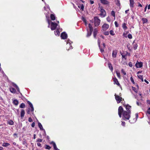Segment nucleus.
Masks as SVG:
<instances>
[{
	"label": "nucleus",
	"instance_id": "f257e3e1",
	"mask_svg": "<svg viewBox=\"0 0 150 150\" xmlns=\"http://www.w3.org/2000/svg\"><path fill=\"white\" fill-rule=\"evenodd\" d=\"M131 112L130 111L127 112V111L124 110L123 108L120 106L118 109V114L120 117H122V119L125 120H129L130 117Z\"/></svg>",
	"mask_w": 150,
	"mask_h": 150
},
{
	"label": "nucleus",
	"instance_id": "f03ea898",
	"mask_svg": "<svg viewBox=\"0 0 150 150\" xmlns=\"http://www.w3.org/2000/svg\"><path fill=\"white\" fill-rule=\"evenodd\" d=\"M95 21V25L96 26H98L100 23V21L97 16H95L94 18Z\"/></svg>",
	"mask_w": 150,
	"mask_h": 150
},
{
	"label": "nucleus",
	"instance_id": "7ed1b4c3",
	"mask_svg": "<svg viewBox=\"0 0 150 150\" xmlns=\"http://www.w3.org/2000/svg\"><path fill=\"white\" fill-rule=\"evenodd\" d=\"M100 8V15L103 17H104L106 15V12L105 10L103 9V7L101 6L99 7Z\"/></svg>",
	"mask_w": 150,
	"mask_h": 150
},
{
	"label": "nucleus",
	"instance_id": "20e7f679",
	"mask_svg": "<svg viewBox=\"0 0 150 150\" xmlns=\"http://www.w3.org/2000/svg\"><path fill=\"white\" fill-rule=\"evenodd\" d=\"M115 99L117 101V103H120L122 99V98L118 95H117L116 94H115Z\"/></svg>",
	"mask_w": 150,
	"mask_h": 150
},
{
	"label": "nucleus",
	"instance_id": "39448f33",
	"mask_svg": "<svg viewBox=\"0 0 150 150\" xmlns=\"http://www.w3.org/2000/svg\"><path fill=\"white\" fill-rule=\"evenodd\" d=\"M57 26V24L56 23L52 22L51 27V30H55Z\"/></svg>",
	"mask_w": 150,
	"mask_h": 150
},
{
	"label": "nucleus",
	"instance_id": "423d86ee",
	"mask_svg": "<svg viewBox=\"0 0 150 150\" xmlns=\"http://www.w3.org/2000/svg\"><path fill=\"white\" fill-rule=\"evenodd\" d=\"M123 105L124 107H125L126 111L127 112H129V111L131 112V106L128 104L125 105V104H123Z\"/></svg>",
	"mask_w": 150,
	"mask_h": 150
},
{
	"label": "nucleus",
	"instance_id": "0eeeda50",
	"mask_svg": "<svg viewBox=\"0 0 150 150\" xmlns=\"http://www.w3.org/2000/svg\"><path fill=\"white\" fill-rule=\"evenodd\" d=\"M61 37L62 39H66L67 37V34L65 32H63L61 35Z\"/></svg>",
	"mask_w": 150,
	"mask_h": 150
},
{
	"label": "nucleus",
	"instance_id": "6e6552de",
	"mask_svg": "<svg viewBox=\"0 0 150 150\" xmlns=\"http://www.w3.org/2000/svg\"><path fill=\"white\" fill-rule=\"evenodd\" d=\"M143 66V64L142 62H139L137 61L135 64V66L137 68H141Z\"/></svg>",
	"mask_w": 150,
	"mask_h": 150
},
{
	"label": "nucleus",
	"instance_id": "1a4fd4ad",
	"mask_svg": "<svg viewBox=\"0 0 150 150\" xmlns=\"http://www.w3.org/2000/svg\"><path fill=\"white\" fill-rule=\"evenodd\" d=\"M109 27V25L107 24H104L102 26L103 30H107Z\"/></svg>",
	"mask_w": 150,
	"mask_h": 150
},
{
	"label": "nucleus",
	"instance_id": "9d476101",
	"mask_svg": "<svg viewBox=\"0 0 150 150\" xmlns=\"http://www.w3.org/2000/svg\"><path fill=\"white\" fill-rule=\"evenodd\" d=\"M135 115L136 117V118H134L133 119V120H129V122L131 123H133L134 122H135L137 120V118L138 117V114L137 113H136L135 114Z\"/></svg>",
	"mask_w": 150,
	"mask_h": 150
},
{
	"label": "nucleus",
	"instance_id": "9b49d317",
	"mask_svg": "<svg viewBox=\"0 0 150 150\" xmlns=\"http://www.w3.org/2000/svg\"><path fill=\"white\" fill-rule=\"evenodd\" d=\"M100 41L99 39H98V43L99 47L100 49V51L101 52H103L104 51V50L102 49V48L100 47Z\"/></svg>",
	"mask_w": 150,
	"mask_h": 150
},
{
	"label": "nucleus",
	"instance_id": "f8f14e48",
	"mask_svg": "<svg viewBox=\"0 0 150 150\" xmlns=\"http://www.w3.org/2000/svg\"><path fill=\"white\" fill-rule=\"evenodd\" d=\"M27 103L31 108L30 111L32 112H33L34 110V109L32 104L29 101H28Z\"/></svg>",
	"mask_w": 150,
	"mask_h": 150
},
{
	"label": "nucleus",
	"instance_id": "ddd939ff",
	"mask_svg": "<svg viewBox=\"0 0 150 150\" xmlns=\"http://www.w3.org/2000/svg\"><path fill=\"white\" fill-rule=\"evenodd\" d=\"M100 2L104 5H107L109 4L107 0H100Z\"/></svg>",
	"mask_w": 150,
	"mask_h": 150
},
{
	"label": "nucleus",
	"instance_id": "4468645a",
	"mask_svg": "<svg viewBox=\"0 0 150 150\" xmlns=\"http://www.w3.org/2000/svg\"><path fill=\"white\" fill-rule=\"evenodd\" d=\"M134 0H129L130 6V7L133 8L134 7Z\"/></svg>",
	"mask_w": 150,
	"mask_h": 150
},
{
	"label": "nucleus",
	"instance_id": "2eb2a0df",
	"mask_svg": "<svg viewBox=\"0 0 150 150\" xmlns=\"http://www.w3.org/2000/svg\"><path fill=\"white\" fill-rule=\"evenodd\" d=\"M117 54V50L113 51L112 54V57L114 58H115L116 57V55Z\"/></svg>",
	"mask_w": 150,
	"mask_h": 150
},
{
	"label": "nucleus",
	"instance_id": "dca6fc26",
	"mask_svg": "<svg viewBox=\"0 0 150 150\" xmlns=\"http://www.w3.org/2000/svg\"><path fill=\"white\" fill-rule=\"evenodd\" d=\"M113 81L114 82V84H116L118 86L120 85V84L119 83L117 79L115 77L114 78Z\"/></svg>",
	"mask_w": 150,
	"mask_h": 150
},
{
	"label": "nucleus",
	"instance_id": "f3484780",
	"mask_svg": "<svg viewBox=\"0 0 150 150\" xmlns=\"http://www.w3.org/2000/svg\"><path fill=\"white\" fill-rule=\"evenodd\" d=\"M25 111L23 109H22L21 110V118H23L25 115Z\"/></svg>",
	"mask_w": 150,
	"mask_h": 150
},
{
	"label": "nucleus",
	"instance_id": "a211bd4d",
	"mask_svg": "<svg viewBox=\"0 0 150 150\" xmlns=\"http://www.w3.org/2000/svg\"><path fill=\"white\" fill-rule=\"evenodd\" d=\"M108 67L109 69H110L111 71H113V68L112 66L111 63L110 62H109L108 63Z\"/></svg>",
	"mask_w": 150,
	"mask_h": 150
},
{
	"label": "nucleus",
	"instance_id": "6ab92c4d",
	"mask_svg": "<svg viewBox=\"0 0 150 150\" xmlns=\"http://www.w3.org/2000/svg\"><path fill=\"white\" fill-rule=\"evenodd\" d=\"M98 30L96 29H95L93 31V36L95 38H96V36L97 34Z\"/></svg>",
	"mask_w": 150,
	"mask_h": 150
},
{
	"label": "nucleus",
	"instance_id": "aec40b11",
	"mask_svg": "<svg viewBox=\"0 0 150 150\" xmlns=\"http://www.w3.org/2000/svg\"><path fill=\"white\" fill-rule=\"evenodd\" d=\"M10 92L12 93H15L16 92V89L12 87H10Z\"/></svg>",
	"mask_w": 150,
	"mask_h": 150
},
{
	"label": "nucleus",
	"instance_id": "412c9836",
	"mask_svg": "<svg viewBox=\"0 0 150 150\" xmlns=\"http://www.w3.org/2000/svg\"><path fill=\"white\" fill-rule=\"evenodd\" d=\"M127 47L128 49L130 51H131L132 49V47L131 46V45L129 43H128L127 45Z\"/></svg>",
	"mask_w": 150,
	"mask_h": 150
},
{
	"label": "nucleus",
	"instance_id": "4be33fe9",
	"mask_svg": "<svg viewBox=\"0 0 150 150\" xmlns=\"http://www.w3.org/2000/svg\"><path fill=\"white\" fill-rule=\"evenodd\" d=\"M122 27L125 30L127 29V27L126 26V23H124L122 24Z\"/></svg>",
	"mask_w": 150,
	"mask_h": 150
},
{
	"label": "nucleus",
	"instance_id": "5701e85b",
	"mask_svg": "<svg viewBox=\"0 0 150 150\" xmlns=\"http://www.w3.org/2000/svg\"><path fill=\"white\" fill-rule=\"evenodd\" d=\"M51 144H53L54 149L55 150H56V149L57 148L55 143L54 142H52L51 143Z\"/></svg>",
	"mask_w": 150,
	"mask_h": 150
},
{
	"label": "nucleus",
	"instance_id": "b1692460",
	"mask_svg": "<svg viewBox=\"0 0 150 150\" xmlns=\"http://www.w3.org/2000/svg\"><path fill=\"white\" fill-rule=\"evenodd\" d=\"M142 20L143 24L147 23L148 22V20L145 18H142Z\"/></svg>",
	"mask_w": 150,
	"mask_h": 150
},
{
	"label": "nucleus",
	"instance_id": "393cba45",
	"mask_svg": "<svg viewBox=\"0 0 150 150\" xmlns=\"http://www.w3.org/2000/svg\"><path fill=\"white\" fill-rule=\"evenodd\" d=\"M134 42H133V47L134 50H135L137 48L138 46L137 45L136 43L134 44Z\"/></svg>",
	"mask_w": 150,
	"mask_h": 150
},
{
	"label": "nucleus",
	"instance_id": "a878e982",
	"mask_svg": "<svg viewBox=\"0 0 150 150\" xmlns=\"http://www.w3.org/2000/svg\"><path fill=\"white\" fill-rule=\"evenodd\" d=\"M38 126H39V127L40 128V130H44L45 131V130L43 128L42 125L40 122H38Z\"/></svg>",
	"mask_w": 150,
	"mask_h": 150
},
{
	"label": "nucleus",
	"instance_id": "bb28decb",
	"mask_svg": "<svg viewBox=\"0 0 150 150\" xmlns=\"http://www.w3.org/2000/svg\"><path fill=\"white\" fill-rule=\"evenodd\" d=\"M78 7L82 11H83L84 9V6L83 4H82L80 5L79 6H78Z\"/></svg>",
	"mask_w": 150,
	"mask_h": 150
},
{
	"label": "nucleus",
	"instance_id": "cd10ccee",
	"mask_svg": "<svg viewBox=\"0 0 150 150\" xmlns=\"http://www.w3.org/2000/svg\"><path fill=\"white\" fill-rule=\"evenodd\" d=\"M13 103L16 105H17L18 104V101L17 100H14L13 102Z\"/></svg>",
	"mask_w": 150,
	"mask_h": 150
},
{
	"label": "nucleus",
	"instance_id": "c85d7f7f",
	"mask_svg": "<svg viewBox=\"0 0 150 150\" xmlns=\"http://www.w3.org/2000/svg\"><path fill=\"white\" fill-rule=\"evenodd\" d=\"M50 18L52 20H54L55 19V15L53 14H51L50 15Z\"/></svg>",
	"mask_w": 150,
	"mask_h": 150
},
{
	"label": "nucleus",
	"instance_id": "c756f323",
	"mask_svg": "<svg viewBox=\"0 0 150 150\" xmlns=\"http://www.w3.org/2000/svg\"><path fill=\"white\" fill-rule=\"evenodd\" d=\"M88 27L89 28L90 31L92 32L93 30V28L92 27L90 23L89 24Z\"/></svg>",
	"mask_w": 150,
	"mask_h": 150
},
{
	"label": "nucleus",
	"instance_id": "7c9ffc66",
	"mask_svg": "<svg viewBox=\"0 0 150 150\" xmlns=\"http://www.w3.org/2000/svg\"><path fill=\"white\" fill-rule=\"evenodd\" d=\"M10 145V144L8 143H4L2 144V146L4 147H7Z\"/></svg>",
	"mask_w": 150,
	"mask_h": 150
},
{
	"label": "nucleus",
	"instance_id": "2f4dec72",
	"mask_svg": "<svg viewBox=\"0 0 150 150\" xmlns=\"http://www.w3.org/2000/svg\"><path fill=\"white\" fill-rule=\"evenodd\" d=\"M55 35H59L60 34L59 31V29H57L55 31H54Z\"/></svg>",
	"mask_w": 150,
	"mask_h": 150
},
{
	"label": "nucleus",
	"instance_id": "473e14b6",
	"mask_svg": "<svg viewBox=\"0 0 150 150\" xmlns=\"http://www.w3.org/2000/svg\"><path fill=\"white\" fill-rule=\"evenodd\" d=\"M137 76L139 79H141V80H142V82H143L144 81L142 76L140 75H137Z\"/></svg>",
	"mask_w": 150,
	"mask_h": 150
},
{
	"label": "nucleus",
	"instance_id": "72a5a7b5",
	"mask_svg": "<svg viewBox=\"0 0 150 150\" xmlns=\"http://www.w3.org/2000/svg\"><path fill=\"white\" fill-rule=\"evenodd\" d=\"M14 122L13 121L11 120H10L8 122V124L10 125H13V124Z\"/></svg>",
	"mask_w": 150,
	"mask_h": 150
},
{
	"label": "nucleus",
	"instance_id": "f704fd0d",
	"mask_svg": "<svg viewBox=\"0 0 150 150\" xmlns=\"http://www.w3.org/2000/svg\"><path fill=\"white\" fill-rule=\"evenodd\" d=\"M20 108H24L25 107V105L24 103H22L19 106Z\"/></svg>",
	"mask_w": 150,
	"mask_h": 150
},
{
	"label": "nucleus",
	"instance_id": "c9c22d12",
	"mask_svg": "<svg viewBox=\"0 0 150 150\" xmlns=\"http://www.w3.org/2000/svg\"><path fill=\"white\" fill-rule=\"evenodd\" d=\"M116 73L117 74V75L118 77L120 79V73L119 72H118L117 71H116Z\"/></svg>",
	"mask_w": 150,
	"mask_h": 150
},
{
	"label": "nucleus",
	"instance_id": "e433bc0d",
	"mask_svg": "<svg viewBox=\"0 0 150 150\" xmlns=\"http://www.w3.org/2000/svg\"><path fill=\"white\" fill-rule=\"evenodd\" d=\"M111 14L114 17H115V12L114 11H112Z\"/></svg>",
	"mask_w": 150,
	"mask_h": 150
},
{
	"label": "nucleus",
	"instance_id": "4c0bfd02",
	"mask_svg": "<svg viewBox=\"0 0 150 150\" xmlns=\"http://www.w3.org/2000/svg\"><path fill=\"white\" fill-rule=\"evenodd\" d=\"M45 146H46V147H45V148L46 149H48L49 150H50V149L51 147L49 145H46Z\"/></svg>",
	"mask_w": 150,
	"mask_h": 150
},
{
	"label": "nucleus",
	"instance_id": "58836bf2",
	"mask_svg": "<svg viewBox=\"0 0 150 150\" xmlns=\"http://www.w3.org/2000/svg\"><path fill=\"white\" fill-rule=\"evenodd\" d=\"M132 89L135 92L137 93V89L135 87H132Z\"/></svg>",
	"mask_w": 150,
	"mask_h": 150
},
{
	"label": "nucleus",
	"instance_id": "ea45409f",
	"mask_svg": "<svg viewBox=\"0 0 150 150\" xmlns=\"http://www.w3.org/2000/svg\"><path fill=\"white\" fill-rule=\"evenodd\" d=\"M110 34L112 35H115V33L113 30H110Z\"/></svg>",
	"mask_w": 150,
	"mask_h": 150
},
{
	"label": "nucleus",
	"instance_id": "a19ab883",
	"mask_svg": "<svg viewBox=\"0 0 150 150\" xmlns=\"http://www.w3.org/2000/svg\"><path fill=\"white\" fill-rule=\"evenodd\" d=\"M116 4L118 6H120V2L119 0H117Z\"/></svg>",
	"mask_w": 150,
	"mask_h": 150
},
{
	"label": "nucleus",
	"instance_id": "79ce46f5",
	"mask_svg": "<svg viewBox=\"0 0 150 150\" xmlns=\"http://www.w3.org/2000/svg\"><path fill=\"white\" fill-rule=\"evenodd\" d=\"M27 144V142H26V139H23V145H24L25 144Z\"/></svg>",
	"mask_w": 150,
	"mask_h": 150
},
{
	"label": "nucleus",
	"instance_id": "37998d69",
	"mask_svg": "<svg viewBox=\"0 0 150 150\" xmlns=\"http://www.w3.org/2000/svg\"><path fill=\"white\" fill-rule=\"evenodd\" d=\"M92 32H90V33H89L88 32L87 34V37H88L91 35Z\"/></svg>",
	"mask_w": 150,
	"mask_h": 150
},
{
	"label": "nucleus",
	"instance_id": "c03bdc74",
	"mask_svg": "<svg viewBox=\"0 0 150 150\" xmlns=\"http://www.w3.org/2000/svg\"><path fill=\"white\" fill-rule=\"evenodd\" d=\"M130 80L133 83V84H134L135 83V82L134 81V80H133V78L132 77H131L130 78Z\"/></svg>",
	"mask_w": 150,
	"mask_h": 150
},
{
	"label": "nucleus",
	"instance_id": "a18cd8bd",
	"mask_svg": "<svg viewBox=\"0 0 150 150\" xmlns=\"http://www.w3.org/2000/svg\"><path fill=\"white\" fill-rule=\"evenodd\" d=\"M128 37L129 39H131L132 38V36L131 34H129L128 35Z\"/></svg>",
	"mask_w": 150,
	"mask_h": 150
},
{
	"label": "nucleus",
	"instance_id": "49530a36",
	"mask_svg": "<svg viewBox=\"0 0 150 150\" xmlns=\"http://www.w3.org/2000/svg\"><path fill=\"white\" fill-rule=\"evenodd\" d=\"M128 65L130 67H132L133 66L132 63L131 62H130L129 63Z\"/></svg>",
	"mask_w": 150,
	"mask_h": 150
},
{
	"label": "nucleus",
	"instance_id": "de8ad7c7",
	"mask_svg": "<svg viewBox=\"0 0 150 150\" xmlns=\"http://www.w3.org/2000/svg\"><path fill=\"white\" fill-rule=\"evenodd\" d=\"M115 26L116 27H118L119 25L118 24V23H117V21H115Z\"/></svg>",
	"mask_w": 150,
	"mask_h": 150
},
{
	"label": "nucleus",
	"instance_id": "09e8293b",
	"mask_svg": "<svg viewBox=\"0 0 150 150\" xmlns=\"http://www.w3.org/2000/svg\"><path fill=\"white\" fill-rule=\"evenodd\" d=\"M121 72L124 75H125L126 74V72L124 71L123 69H122L121 70Z\"/></svg>",
	"mask_w": 150,
	"mask_h": 150
},
{
	"label": "nucleus",
	"instance_id": "8fccbe9b",
	"mask_svg": "<svg viewBox=\"0 0 150 150\" xmlns=\"http://www.w3.org/2000/svg\"><path fill=\"white\" fill-rule=\"evenodd\" d=\"M104 34L105 35H108L109 34V32L108 31H106L104 33Z\"/></svg>",
	"mask_w": 150,
	"mask_h": 150
},
{
	"label": "nucleus",
	"instance_id": "3c124183",
	"mask_svg": "<svg viewBox=\"0 0 150 150\" xmlns=\"http://www.w3.org/2000/svg\"><path fill=\"white\" fill-rule=\"evenodd\" d=\"M107 21L108 22H110V18L109 17H108L107 18H106Z\"/></svg>",
	"mask_w": 150,
	"mask_h": 150
},
{
	"label": "nucleus",
	"instance_id": "603ef678",
	"mask_svg": "<svg viewBox=\"0 0 150 150\" xmlns=\"http://www.w3.org/2000/svg\"><path fill=\"white\" fill-rule=\"evenodd\" d=\"M42 141V139H38L37 140V142H41Z\"/></svg>",
	"mask_w": 150,
	"mask_h": 150
},
{
	"label": "nucleus",
	"instance_id": "864d4df0",
	"mask_svg": "<svg viewBox=\"0 0 150 150\" xmlns=\"http://www.w3.org/2000/svg\"><path fill=\"white\" fill-rule=\"evenodd\" d=\"M121 55H122V58H125V59H126V55H123L122 54H121Z\"/></svg>",
	"mask_w": 150,
	"mask_h": 150
},
{
	"label": "nucleus",
	"instance_id": "5fc2aeb1",
	"mask_svg": "<svg viewBox=\"0 0 150 150\" xmlns=\"http://www.w3.org/2000/svg\"><path fill=\"white\" fill-rule=\"evenodd\" d=\"M28 121L29 122H33V120L31 117H29L28 119Z\"/></svg>",
	"mask_w": 150,
	"mask_h": 150
},
{
	"label": "nucleus",
	"instance_id": "6e6d98bb",
	"mask_svg": "<svg viewBox=\"0 0 150 150\" xmlns=\"http://www.w3.org/2000/svg\"><path fill=\"white\" fill-rule=\"evenodd\" d=\"M121 125L122 126H125V122L124 121H122V122Z\"/></svg>",
	"mask_w": 150,
	"mask_h": 150
},
{
	"label": "nucleus",
	"instance_id": "4d7b16f0",
	"mask_svg": "<svg viewBox=\"0 0 150 150\" xmlns=\"http://www.w3.org/2000/svg\"><path fill=\"white\" fill-rule=\"evenodd\" d=\"M35 123L34 122H33L32 124V125H31V126L32 127H34L35 126Z\"/></svg>",
	"mask_w": 150,
	"mask_h": 150
},
{
	"label": "nucleus",
	"instance_id": "13d9d810",
	"mask_svg": "<svg viewBox=\"0 0 150 150\" xmlns=\"http://www.w3.org/2000/svg\"><path fill=\"white\" fill-rule=\"evenodd\" d=\"M138 6H140V7H142V4L139 2H138Z\"/></svg>",
	"mask_w": 150,
	"mask_h": 150
},
{
	"label": "nucleus",
	"instance_id": "bf43d9fd",
	"mask_svg": "<svg viewBox=\"0 0 150 150\" xmlns=\"http://www.w3.org/2000/svg\"><path fill=\"white\" fill-rule=\"evenodd\" d=\"M30 108H29L28 110L27 111V113L28 114H30Z\"/></svg>",
	"mask_w": 150,
	"mask_h": 150
},
{
	"label": "nucleus",
	"instance_id": "052dcab7",
	"mask_svg": "<svg viewBox=\"0 0 150 150\" xmlns=\"http://www.w3.org/2000/svg\"><path fill=\"white\" fill-rule=\"evenodd\" d=\"M13 86L16 88L18 86L15 83L13 84Z\"/></svg>",
	"mask_w": 150,
	"mask_h": 150
},
{
	"label": "nucleus",
	"instance_id": "680f3d73",
	"mask_svg": "<svg viewBox=\"0 0 150 150\" xmlns=\"http://www.w3.org/2000/svg\"><path fill=\"white\" fill-rule=\"evenodd\" d=\"M37 145L38 146H40V147H41V144L40 143H37Z\"/></svg>",
	"mask_w": 150,
	"mask_h": 150
},
{
	"label": "nucleus",
	"instance_id": "e2e57ef3",
	"mask_svg": "<svg viewBox=\"0 0 150 150\" xmlns=\"http://www.w3.org/2000/svg\"><path fill=\"white\" fill-rule=\"evenodd\" d=\"M147 103L148 104L150 105V100H147Z\"/></svg>",
	"mask_w": 150,
	"mask_h": 150
},
{
	"label": "nucleus",
	"instance_id": "0e129e2a",
	"mask_svg": "<svg viewBox=\"0 0 150 150\" xmlns=\"http://www.w3.org/2000/svg\"><path fill=\"white\" fill-rule=\"evenodd\" d=\"M82 20H83V21L84 22H85V23L86 22V19H85L83 17V18H82Z\"/></svg>",
	"mask_w": 150,
	"mask_h": 150
},
{
	"label": "nucleus",
	"instance_id": "69168bd1",
	"mask_svg": "<svg viewBox=\"0 0 150 150\" xmlns=\"http://www.w3.org/2000/svg\"><path fill=\"white\" fill-rule=\"evenodd\" d=\"M103 49L104 50V48L105 47V45L104 43H103Z\"/></svg>",
	"mask_w": 150,
	"mask_h": 150
},
{
	"label": "nucleus",
	"instance_id": "338daca9",
	"mask_svg": "<svg viewBox=\"0 0 150 150\" xmlns=\"http://www.w3.org/2000/svg\"><path fill=\"white\" fill-rule=\"evenodd\" d=\"M136 103L137 105L138 106L139 105L141 104V103H139L138 101H137Z\"/></svg>",
	"mask_w": 150,
	"mask_h": 150
},
{
	"label": "nucleus",
	"instance_id": "774afa93",
	"mask_svg": "<svg viewBox=\"0 0 150 150\" xmlns=\"http://www.w3.org/2000/svg\"><path fill=\"white\" fill-rule=\"evenodd\" d=\"M90 3L91 4H93L94 3V1H92L91 0L90 1Z\"/></svg>",
	"mask_w": 150,
	"mask_h": 150
}]
</instances>
